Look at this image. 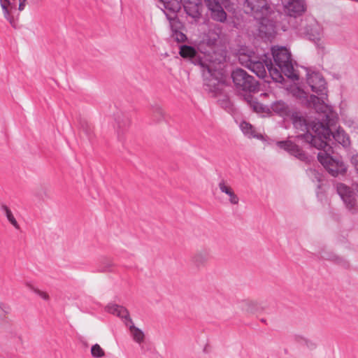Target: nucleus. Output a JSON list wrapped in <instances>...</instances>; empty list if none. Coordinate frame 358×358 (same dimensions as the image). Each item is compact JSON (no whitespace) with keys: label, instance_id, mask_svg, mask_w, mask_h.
<instances>
[{"label":"nucleus","instance_id":"obj_1","mask_svg":"<svg viewBox=\"0 0 358 358\" xmlns=\"http://www.w3.org/2000/svg\"><path fill=\"white\" fill-rule=\"evenodd\" d=\"M285 12L289 15L287 22L295 33L314 42L317 48L323 50V29L313 16L300 18L306 10L304 0H281Z\"/></svg>","mask_w":358,"mask_h":358},{"label":"nucleus","instance_id":"obj_2","mask_svg":"<svg viewBox=\"0 0 358 358\" xmlns=\"http://www.w3.org/2000/svg\"><path fill=\"white\" fill-rule=\"evenodd\" d=\"M317 108L324 110L321 120L315 122L312 125L313 131L315 133V135H313L314 138H319L329 145H331V142L332 144L334 143V140L343 148L350 146L349 136L341 127H337L338 121L337 113L334 110L332 107H328L323 103H322V106L320 105V108Z\"/></svg>","mask_w":358,"mask_h":358},{"label":"nucleus","instance_id":"obj_3","mask_svg":"<svg viewBox=\"0 0 358 358\" xmlns=\"http://www.w3.org/2000/svg\"><path fill=\"white\" fill-rule=\"evenodd\" d=\"M159 7L165 14L169 22L171 33L182 30V23L177 17V13L182 6L186 13L193 17L197 18L200 15V0H158Z\"/></svg>","mask_w":358,"mask_h":358},{"label":"nucleus","instance_id":"obj_4","mask_svg":"<svg viewBox=\"0 0 358 358\" xmlns=\"http://www.w3.org/2000/svg\"><path fill=\"white\" fill-rule=\"evenodd\" d=\"M306 140L311 143V146L319 150L317 159L324 168L334 177L339 174L343 175L347 171L344 162L331 155L334 153L331 145H327L319 138H314L313 135L308 134L305 136Z\"/></svg>","mask_w":358,"mask_h":358},{"label":"nucleus","instance_id":"obj_5","mask_svg":"<svg viewBox=\"0 0 358 358\" xmlns=\"http://www.w3.org/2000/svg\"><path fill=\"white\" fill-rule=\"evenodd\" d=\"M243 8L259 22L260 31L271 34L275 31V22L271 17L274 12L266 0H245Z\"/></svg>","mask_w":358,"mask_h":358},{"label":"nucleus","instance_id":"obj_6","mask_svg":"<svg viewBox=\"0 0 358 358\" xmlns=\"http://www.w3.org/2000/svg\"><path fill=\"white\" fill-rule=\"evenodd\" d=\"M247 57L245 61V66L258 77L265 78L268 73L273 81L279 83H282L284 81V77L279 73L276 67H273L271 59L268 55L264 54L262 57H258L254 52H250L247 56H240L239 60L242 64L244 63L243 57Z\"/></svg>","mask_w":358,"mask_h":358},{"label":"nucleus","instance_id":"obj_7","mask_svg":"<svg viewBox=\"0 0 358 358\" xmlns=\"http://www.w3.org/2000/svg\"><path fill=\"white\" fill-rule=\"evenodd\" d=\"M306 72V81L311 90L317 94L310 95L308 101L310 106H313V108L317 113H323V109H318L320 108L322 103L328 107H332L329 105L326 101H327V83L324 77L318 72L310 73L307 69H305Z\"/></svg>","mask_w":358,"mask_h":358},{"label":"nucleus","instance_id":"obj_8","mask_svg":"<svg viewBox=\"0 0 358 358\" xmlns=\"http://www.w3.org/2000/svg\"><path fill=\"white\" fill-rule=\"evenodd\" d=\"M271 54L279 73L286 76L289 80L295 82L299 80V75L295 68L292 59V54L289 49L285 46H273L271 48Z\"/></svg>","mask_w":358,"mask_h":358},{"label":"nucleus","instance_id":"obj_9","mask_svg":"<svg viewBox=\"0 0 358 358\" xmlns=\"http://www.w3.org/2000/svg\"><path fill=\"white\" fill-rule=\"evenodd\" d=\"M106 310L123 320L125 325L129 327L131 335L134 341L138 343H141L143 341L145 336L144 333L140 329L135 327L129 316L128 310L124 307L111 303L106 306Z\"/></svg>","mask_w":358,"mask_h":358},{"label":"nucleus","instance_id":"obj_10","mask_svg":"<svg viewBox=\"0 0 358 358\" xmlns=\"http://www.w3.org/2000/svg\"><path fill=\"white\" fill-rule=\"evenodd\" d=\"M27 0H0L4 18L14 29L18 27L20 12L25 8Z\"/></svg>","mask_w":358,"mask_h":358},{"label":"nucleus","instance_id":"obj_11","mask_svg":"<svg viewBox=\"0 0 358 358\" xmlns=\"http://www.w3.org/2000/svg\"><path fill=\"white\" fill-rule=\"evenodd\" d=\"M231 78L238 91L255 92L258 90V82L242 69L234 70L231 73Z\"/></svg>","mask_w":358,"mask_h":358},{"label":"nucleus","instance_id":"obj_12","mask_svg":"<svg viewBox=\"0 0 358 358\" xmlns=\"http://www.w3.org/2000/svg\"><path fill=\"white\" fill-rule=\"evenodd\" d=\"M203 78L204 90L210 93L217 94L222 91L223 80L217 77V71L212 68L210 62L201 69Z\"/></svg>","mask_w":358,"mask_h":358},{"label":"nucleus","instance_id":"obj_13","mask_svg":"<svg viewBox=\"0 0 358 358\" xmlns=\"http://www.w3.org/2000/svg\"><path fill=\"white\" fill-rule=\"evenodd\" d=\"M318 117L315 119V120L313 121L310 124H309L305 117L301 114V113L296 109L292 113V115L289 118L288 120H290L296 129L306 131L305 134L302 135H299L297 137L301 138L304 140L305 142L309 143L311 145V143L306 140L305 136L308 134L311 135H315V133L313 131L312 125L315 122H317L319 120H321V117L322 115V113H317Z\"/></svg>","mask_w":358,"mask_h":358},{"label":"nucleus","instance_id":"obj_14","mask_svg":"<svg viewBox=\"0 0 358 358\" xmlns=\"http://www.w3.org/2000/svg\"><path fill=\"white\" fill-rule=\"evenodd\" d=\"M335 187L338 194L343 200L348 210L352 214L357 213L358 207L354 191L350 187L341 182L336 183Z\"/></svg>","mask_w":358,"mask_h":358},{"label":"nucleus","instance_id":"obj_15","mask_svg":"<svg viewBox=\"0 0 358 358\" xmlns=\"http://www.w3.org/2000/svg\"><path fill=\"white\" fill-rule=\"evenodd\" d=\"M229 0H205L206 4L211 12V17L216 21L224 22L227 13L224 10L229 4Z\"/></svg>","mask_w":358,"mask_h":358},{"label":"nucleus","instance_id":"obj_16","mask_svg":"<svg viewBox=\"0 0 358 358\" xmlns=\"http://www.w3.org/2000/svg\"><path fill=\"white\" fill-rule=\"evenodd\" d=\"M179 54L182 58L189 60L194 65L199 66L200 69L208 63L206 59L201 57L194 47L190 45H180Z\"/></svg>","mask_w":358,"mask_h":358},{"label":"nucleus","instance_id":"obj_17","mask_svg":"<svg viewBox=\"0 0 358 358\" xmlns=\"http://www.w3.org/2000/svg\"><path fill=\"white\" fill-rule=\"evenodd\" d=\"M276 145L280 149L287 152L289 155L295 157L300 161L304 162H309V157L306 153L296 144L292 141H277Z\"/></svg>","mask_w":358,"mask_h":358},{"label":"nucleus","instance_id":"obj_18","mask_svg":"<svg viewBox=\"0 0 358 358\" xmlns=\"http://www.w3.org/2000/svg\"><path fill=\"white\" fill-rule=\"evenodd\" d=\"M221 29L219 26H215L213 28L210 29L205 34L203 38V43L207 45L210 50L203 52L205 55H210V51L215 52V47L220 38Z\"/></svg>","mask_w":358,"mask_h":358},{"label":"nucleus","instance_id":"obj_19","mask_svg":"<svg viewBox=\"0 0 358 358\" xmlns=\"http://www.w3.org/2000/svg\"><path fill=\"white\" fill-rule=\"evenodd\" d=\"M272 110L285 120H288L295 108L290 107L282 101H277L271 105Z\"/></svg>","mask_w":358,"mask_h":358},{"label":"nucleus","instance_id":"obj_20","mask_svg":"<svg viewBox=\"0 0 358 358\" xmlns=\"http://www.w3.org/2000/svg\"><path fill=\"white\" fill-rule=\"evenodd\" d=\"M239 127H240L241 130L242 131V132L243 133V134L245 136H247L250 138H255L257 139L263 138V136L262 134H257L254 127H252V125L251 124H250L249 122H245V121H242L240 123Z\"/></svg>","mask_w":358,"mask_h":358},{"label":"nucleus","instance_id":"obj_21","mask_svg":"<svg viewBox=\"0 0 358 358\" xmlns=\"http://www.w3.org/2000/svg\"><path fill=\"white\" fill-rule=\"evenodd\" d=\"M321 257L324 259L333 261L336 264L342 265L344 267L348 266V263L345 260L333 253L322 252V253L321 254Z\"/></svg>","mask_w":358,"mask_h":358},{"label":"nucleus","instance_id":"obj_22","mask_svg":"<svg viewBox=\"0 0 358 358\" xmlns=\"http://www.w3.org/2000/svg\"><path fill=\"white\" fill-rule=\"evenodd\" d=\"M1 210L4 213L7 220H8V222L17 229H20V226L17 222V220H15L13 213L11 212V210H10V208L6 206V205H3L1 206Z\"/></svg>","mask_w":358,"mask_h":358},{"label":"nucleus","instance_id":"obj_23","mask_svg":"<svg viewBox=\"0 0 358 358\" xmlns=\"http://www.w3.org/2000/svg\"><path fill=\"white\" fill-rule=\"evenodd\" d=\"M306 173H307V175L308 176V177L313 182L314 181L318 182L319 184L317 185V187L320 188V187H321L320 182H322V178H323L322 174L318 170H317L315 169H313V168H310V169H307Z\"/></svg>","mask_w":358,"mask_h":358},{"label":"nucleus","instance_id":"obj_24","mask_svg":"<svg viewBox=\"0 0 358 358\" xmlns=\"http://www.w3.org/2000/svg\"><path fill=\"white\" fill-rule=\"evenodd\" d=\"M101 264H102L101 266L98 269L99 271H101V272H108V271H113V264L112 263V262L109 259L104 258L102 260V263Z\"/></svg>","mask_w":358,"mask_h":358},{"label":"nucleus","instance_id":"obj_25","mask_svg":"<svg viewBox=\"0 0 358 358\" xmlns=\"http://www.w3.org/2000/svg\"><path fill=\"white\" fill-rule=\"evenodd\" d=\"M91 354L93 357L100 358L105 355L103 350L99 344H94L91 348Z\"/></svg>","mask_w":358,"mask_h":358},{"label":"nucleus","instance_id":"obj_26","mask_svg":"<svg viewBox=\"0 0 358 358\" xmlns=\"http://www.w3.org/2000/svg\"><path fill=\"white\" fill-rule=\"evenodd\" d=\"M220 105L229 113L232 114L235 110L234 105L228 99L221 100Z\"/></svg>","mask_w":358,"mask_h":358},{"label":"nucleus","instance_id":"obj_27","mask_svg":"<svg viewBox=\"0 0 358 358\" xmlns=\"http://www.w3.org/2000/svg\"><path fill=\"white\" fill-rule=\"evenodd\" d=\"M171 36L177 42L182 43L187 40V36L181 30L172 32Z\"/></svg>","mask_w":358,"mask_h":358},{"label":"nucleus","instance_id":"obj_28","mask_svg":"<svg viewBox=\"0 0 358 358\" xmlns=\"http://www.w3.org/2000/svg\"><path fill=\"white\" fill-rule=\"evenodd\" d=\"M218 186L220 191L222 193H225L226 194H229L230 191L232 190V189L229 186L226 185L224 180H223L219 182Z\"/></svg>","mask_w":358,"mask_h":358},{"label":"nucleus","instance_id":"obj_29","mask_svg":"<svg viewBox=\"0 0 358 358\" xmlns=\"http://www.w3.org/2000/svg\"><path fill=\"white\" fill-rule=\"evenodd\" d=\"M227 195L229 197V201L231 204L236 205L238 203L239 199L233 190L230 191V193L227 194Z\"/></svg>","mask_w":358,"mask_h":358},{"label":"nucleus","instance_id":"obj_30","mask_svg":"<svg viewBox=\"0 0 358 358\" xmlns=\"http://www.w3.org/2000/svg\"><path fill=\"white\" fill-rule=\"evenodd\" d=\"M154 113H155V115L157 121L160 120L163 117V115H164L163 110L160 107H159V106L155 107L154 108Z\"/></svg>","mask_w":358,"mask_h":358},{"label":"nucleus","instance_id":"obj_31","mask_svg":"<svg viewBox=\"0 0 358 358\" xmlns=\"http://www.w3.org/2000/svg\"><path fill=\"white\" fill-rule=\"evenodd\" d=\"M350 162L358 173V154L353 155L350 158Z\"/></svg>","mask_w":358,"mask_h":358},{"label":"nucleus","instance_id":"obj_32","mask_svg":"<svg viewBox=\"0 0 358 358\" xmlns=\"http://www.w3.org/2000/svg\"><path fill=\"white\" fill-rule=\"evenodd\" d=\"M34 292L44 300H48L49 299L48 294L43 291L38 289H34Z\"/></svg>","mask_w":358,"mask_h":358},{"label":"nucleus","instance_id":"obj_33","mask_svg":"<svg viewBox=\"0 0 358 358\" xmlns=\"http://www.w3.org/2000/svg\"><path fill=\"white\" fill-rule=\"evenodd\" d=\"M206 260V257H202L201 255L198 254L194 257V262L197 264H201Z\"/></svg>","mask_w":358,"mask_h":358},{"label":"nucleus","instance_id":"obj_34","mask_svg":"<svg viewBox=\"0 0 358 358\" xmlns=\"http://www.w3.org/2000/svg\"><path fill=\"white\" fill-rule=\"evenodd\" d=\"M305 343H306V346L310 349H314L316 347L315 343H314L313 342H312L310 341L306 340Z\"/></svg>","mask_w":358,"mask_h":358},{"label":"nucleus","instance_id":"obj_35","mask_svg":"<svg viewBox=\"0 0 358 358\" xmlns=\"http://www.w3.org/2000/svg\"><path fill=\"white\" fill-rule=\"evenodd\" d=\"M1 308L3 310V312L5 313H8V311L6 310V308L5 307L4 305H3L2 306H1Z\"/></svg>","mask_w":358,"mask_h":358},{"label":"nucleus","instance_id":"obj_36","mask_svg":"<svg viewBox=\"0 0 358 358\" xmlns=\"http://www.w3.org/2000/svg\"><path fill=\"white\" fill-rule=\"evenodd\" d=\"M117 124H118L119 128H121L122 127L119 120H117Z\"/></svg>","mask_w":358,"mask_h":358},{"label":"nucleus","instance_id":"obj_37","mask_svg":"<svg viewBox=\"0 0 358 358\" xmlns=\"http://www.w3.org/2000/svg\"><path fill=\"white\" fill-rule=\"evenodd\" d=\"M129 124V120H127V122L124 124L123 126L127 125Z\"/></svg>","mask_w":358,"mask_h":358},{"label":"nucleus","instance_id":"obj_38","mask_svg":"<svg viewBox=\"0 0 358 358\" xmlns=\"http://www.w3.org/2000/svg\"><path fill=\"white\" fill-rule=\"evenodd\" d=\"M199 49L201 50V49H202V45H200Z\"/></svg>","mask_w":358,"mask_h":358},{"label":"nucleus","instance_id":"obj_39","mask_svg":"<svg viewBox=\"0 0 358 358\" xmlns=\"http://www.w3.org/2000/svg\"><path fill=\"white\" fill-rule=\"evenodd\" d=\"M87 135L90 137V134L87 131Z\"/></svg>","mask_w":358,"mask_h":358}]
</instances>
